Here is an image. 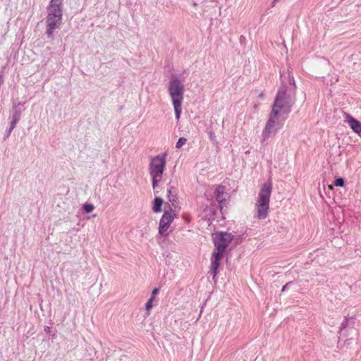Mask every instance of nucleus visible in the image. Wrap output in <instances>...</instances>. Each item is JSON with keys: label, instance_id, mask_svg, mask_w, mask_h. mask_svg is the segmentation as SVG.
I'll list each match as a JSON object with an SVG mask.
<instances>
[{"label": "nucleus", "instance_id": "f257e3e1", "mask_svg": "<svg viewBox=\"0 0 361 361\" xmlns=\"http://www.w3.org/2000/svg\"><path fill=\"white\" fill-rule=\"evenodd\" d=\"M291 104L287 101L286 92H279L272 105L264 133L268 135L275 132L281 127L280 121H285L290 111Z\"/></svg>", "mask_w": 361, "mask_h": 361}, {"label": "nucleus", "instance_id": "f03ea898", "mask_svg": "<svg viewBox=\"0 0 361 361\" xmlns=\"http://www.w3.org/2000/svg\"><path fill=\"white\" fill-rule=\"evenodd\" d=\"M62 2L63 0H51L47 7V16L46 18V33L51 37L54 30L59 28L62 23Z\"/></svg>", "mask_w": 361, "mask_h": 361}, {"label": "nucleus", "instance_id": "7ed1b4c3", "mask_svg": "<svg viewBox=\"0 0 361 361\" xmlns=\"http://www.w3.org/2000/svg\"><path fill=\"white\" fill-rule=\"evenodd\" d=\"M168 90L173 105L176 118L178 120L182 112L184 85L180 79L173 76L169 82Z\"/></svg>", "mask_w": 361, "mask_h": 361}, {"label": "nucleus", "instance_id": "20e7f679", "mask_svg": "<svg viewBox=\"0 0 361 361\" xmlns=\"http://www.w3.org/2000/svg\"><path fill=\"white\" fill-rule=\"evenodd\" d=\"M271 191L272 183L271 181L264 183L260 189L255 204L256 217L259 219H264L268 216Z\"/></svg>", "mask_w": 361, "mask_h": 361}, {"label": "nucleus", "instance_id": "39448f33", "mask_svg": "<svg viewBox=\"0 0 361 361\" xmlns=\"http://www.w3.org/2000/svg\"><path fill=\"white\" fill-rule=\"evenodd\" d=\"M166 167V154H159L152 157L149 165V175L152 179V186L155 189L162 179Z\"/></svg>", "mask_w": 361, "mask_h": 361}, {"label": "nucleus", "instance_id": "423d86ee", "mask_svg": "<svg viewBox=\"0 0 361 361\" xmlns=\"http://www.w3.org/2000/svg\"><path fill=\"white\" fill-rule=\"evenodd\" d=\"M233 238V236L232 234L226 232H219L213 234L214 248L225 252Z\"/></svg>", "mask_w": 361, "mask_h": 361}, {"label": "nucleus", "instance_id": "0eeeda50", "mask_svg": "<svg viewBox=\"0 0 361 361\" xmlns=\"http://www.w3.org/2000/svg\"><path fill=\"white\" fill-rule=\"evenodd\" d=\"M176 214L170 208L169 211H165L159 222V233L163 234L169 228L171 222L174 219Z\"/></svg>", "mask_w": 361, "mask_h": 361}, {"label": "nucleus", "instance_id": "6e6552de", "mask_svg": "<svg viewBox=\"0 0 361 361\" xmlns=\"http://www.w3.org/2000/svg\"><path fill=\"white\" fill-rule=\"evenodd\" d=\"M345 122L348 124L353 131L361 137V123L348 113L344 112Z\"/></svg>", "mask_w": 361, "mask_h": 361}, {"label": "nucleus", "instance_id": "1a4fd4ad", "mask_svg": "<svg viewBox=\"0 0 361 361\" xmlns=\"http://www.w3.org/2000/svg\"><path fill=\"white\" fill-rule=\"evenodd\" d=\"M216 199L219 202L220 204H222L224 202H226V194H225V188L222 185H218L215 190ZM222 209V205H221V210Z\"/></svg>", "mask_w": 361, "mask_h": 361}, {"label": "nucleus", "instance_id": "9d476101", "mask_svg": "<svg viewBox=\"0 0 361 361\" xmlns=\"http://www.w3.org/2000/svg\"><path fill=\"white\" fill-rule=\"evenodd\" d=\"M211 264L209 267V273L212 276L213 279H214L219 272V268L220 266V262L216 259H211Z\"/></svg>", "mask_w": 361, "mask_h": 361}, {"label": "nucleus", "instance_id": "9b49d317", "mask_svg": "<svg viewBox=\"0 0 361 361\" xmlns=\"http://www.w3.org/2000/svg\"><path fill=\"white\" fill-rule=\"evenodd\" d=\"M163 200L161 197H156L154 200V205L152 209L154 212H160L161 211V206Z\"/></svg>", "mask_w": 361, "mask_h": 361}, {"label": "nucleus", "instance_id": "f8f14e48", "mask_svg": "<svg viewBox=\"0 0 361 361\" xmlns=\"http://www.w3.org/2000/svg\"><path fill=\"white\" fill-rule=\"evenodd\" d=\"M224 253V251L214 248L212 252L211 259L221 261L223 259Z\"/></svg>", "mask_w": 361, "mask_h": 361}, {"label": "nucleus", "instance_id": "ddd939ff", "mask_svg": "<svg viewBox=\"0 0 361 361\" xmlns=\"http://www.w3.org/2000/svg\"><path fill=\"white\" fill-rule=\"evenodd\" d=\"M94 207L93 204H85L83 206V209L85 211L86 213H90L93 211Z\"/></svg>", "mask_w": 361, "mask_h": 361}, {"label": "nucleus", "instance_id": "4468645a", "mask_svg": "<svg viewBox=\"0 0 361 361\" xmlns=\"http://www.w3.org/2000/svg\"><path fill=\"white\" fill-rule=\"evenodd\" d=\"M187 139L185 137H180L176 142V148L181 147L183 145L186 143Z\"/></svg>", "mask_w": 361, "mask_h": 361}, {"label": "nucleus", "instance_id": "2eb2a0df", "mask_svg": "<svg viewBox=\"0 0 361 361\" xmlns=\"http://www.w3.org/2000/svg\"><path fill=\"white\" fill-rule=\"evenodd\" d=\"M334 184L336 186L343 187L344 185V180L342 178H336Z\"/></svg>", "mask_w": 361, "mask_h": 361}, {"label": "nucleus", "instance_id": "dca6fc26", "mask_svg": "<svg viewBox=\"0 0 361 361\" xmlns=\"http://www.w3.org/2000/svg\"><path fill=\"white\" fill-rule=\"evenodd\" d=\"M153 301L154 300L149 298V300L146 303L145 308L147 312H149V310L152 309Z\"/></svg>", "mask_w": 361, "mask_h": 361}, {"label": "nucleus", "instance_id": "f3484780", "mask_svg": "<svg viewBox=\"0 0 361 361\" xmlns=\"http://www.w3.org/2000/svg\"><path fill=\"white\" fill-rule=\"evenodd\" d=\"M159 288H154V290H152V295H151V298L150 299L152 300H154L155 298H156V295H157V293H159Z\"/></svg>", "mask_w": 361, "mask_h": 361}, {"label": "nucleus", "instance_id": "a211bd4d", "mask_svg": "<svg viewBox=\"0 0 361 361\" xmlns=\"http://www.w3.org/2000/svg\"><path fill=\"white\" fill-rule=\"evenodd\" d=\"M16 121H13L12 123H11V129H13L15 128V126H16Z\"/></svg>", "mask_w": 361, "mask_h": 361}, {"label": "nucleus", "instance_id": "6ab92c4d", "mask_svg": "<svg viewBox=\"0 0 361 361\" xmlns=\"http://www.w3.org/2000/svg\"><path fill=\"white\" fill-rule=\"evenodd\" d=\"M279 0H273L272 3H271V6L274 7L275 6L276 4L279 1Z\"/></svg>", "mask_w": 361, "mask_h": 361}, {"label": "nucleus", "instance_id": "aec40b11", "mask_svg": "<svg viewBox=\"0 0 361 361\" xmlns=\"http://www.w3.org/2000/svg\"><path fill=\"white\" fill-rule=\"evenodd\" d=\"M44 331H45L46 332H48V333H49V332L50 331V328H49V326H46V327L44 328Z\"/></svg>", "mask_w": 361, "mask_h": 361}, {"label": "nucleus", "instance_id": "412c9836", "mask_svg": "<svg viewBox=\"0 0 361 361\" xmlns=\"http://www.w3.org/2000/svg\"><path fill=\"white\" fill-rule=\"evenodd\" d=\"M213 137H214V134L213 133H210V138L211 140H213Z\"/></svg>", "mask_w": 361, "mask_h": 361}, {"label": "nucleus", "instance_id": "4be33fe9", "mask_svg": "<svg viewBox=\"0 0 361 361\" xmlns=\"http://www.w3.org/2000/svg\"><path fill=\"white\" fill-rule=\"evenodd\" d=\"M0 81H1V83L2 82V80H1V77L0 76Z\"/></svg>", "mask_w": 361, "mask_h": 361}]
</instances>
